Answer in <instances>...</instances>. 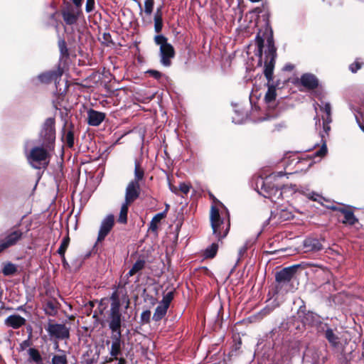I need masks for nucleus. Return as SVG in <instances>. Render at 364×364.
<instances>
[{
    "label": "nucleus",
    "instance_id": "nucleus-63",
    "mask_svg": "<svg viewBox=\"0 0 364 364\" xmlns=\"http://www.w3.org/2000/svg\"><path fill=\"white\" fill-rule=\"evenodd\" d=\"M18 309V310L22 309V306H20Z\"/></svg>",
    "mask_w": 364,
    "mask_h": 364
},
{
    "label": "nucleus",
    "instance_id": "nucleus-24",
    "mask_svg": "<svg viewBox=\"0 0 364 364\" xmlns=\"http://www.w3.org/2000/svg\"><path fill=\"white\" fill-rule=\"evenodd\" d=\"M132 204L131 203L124 201L121 205L120 212L118 218V222L122 224H124L127 222V213H128V207Z\"/></svg>",
    "mask_w": 364,
    "mask_h": 364
},
{
    "label": "nucleus",
    "instance_id": "nucleus-54",
    "mask_svg": "<svg viewBox=\"0 0 364 364\" xmlns=\"http://www.w3.org/2000/svg\"><path fill=\"white\" fill-rule=\"evenodd\" d=\"M291 213H287L285 211H283V215L281 216V218H284V220H287L290 218Z\"/></svg>",
    "mask_w": 364,
    "mask_h": 364
},
{
    "label": "nucleus",
    "instance_id": "nucleus-46",
    "mask_svg": "<svg viewBox=\"0 0 364 364\" xmlns=\"http://www.w3.org/2000/svg\"><path fill=\"white\" fill-rule=\"evenodd\" d=\"M284 175V173L283 171L273 173L270 174L268 177H267L265 181L270 182L272 179H275L277 177H282Z\"/></svg>",
    "mask_w": 364,
    "mask_h": 364
},
{
    "label": "nucleus",
    "instance_id": "nucleus-4",
    "mask_svg": "<svg viewBox=\"0 0 364 364\" xmlns=\"http://www.w3.org/2000/svg\"><path fill=\"white\" fill-rule=\"evenodd\" d=\"M267 50L265 51L266 60H264V75L268 84L272 80L273 70L276 58V48L274 45L272 36L267 38Z\"/></svg>",
    "mask_w": 364,
    "mask_h": 364
},
{
    "label": "nucleus",
    "instance_id": "nucleus-21",
    "mask_svg": "<svg viewBox=\"0 0 364 364\" xmlns=\"http://www.w3.org/2000/svg\"><path fill=\"white\" fill-rule=\"evenodd\" d=\"M294 269L291 267L285 268L276 274V280L278 282H289L294 276Z\"/></svg>",
    "mask_w": 364,
    "mask_h": 364
},
{
    "label": "nucleus",
    "instance_id": "nucleus-27",
    "mask_svg": "<svg viewBox=\"0 0 364 364\" xmlns=\"http://www.w3.org/2000/svg\"><path fill=\"white\" fill-rule=\"evenodd\" d=\"M145 266V261L144 259H138L132 266L131 269L127 273L128 277H132L136 273L139 272L144 269Z\"/></svg>",
    "mask_w": 364,
    "mask_h": 364
},
{
    "label": "nucleus",
    "instance_id": "nucleus-61",
    "mask_svg": "<svg viewBox=\"0 0 364 364\" xmlns=\"http://www.w3.org/2000/svg\"><path fill=\"white\" fill-rule=\"evenodd\" d=\"M317 122H320V119H316V124H317Z\"/></svg>",
    "mask_w": 364,
    "mask_h": 364
},
{
    "label": "nucleus",
    "instance_id": "nucleus-15",
    "mask_svg": "<svg viewBox=\"0 0 364 364\" xmlns=\"http://www.w3.org/2000/svg\"><path fill=\"white\" fill-rule=\"evenodd\" d=\"M326 329L324 330V336L327 339L330 345L333 348H337L341 343L340 338L338 335V331L336 328L333 329L330 328L327 324H325Z\"/></svg>",
    "mask_w": 364,
    "mask_h": 364
},
{
    "label": "nucleus",
    "instance_id": "nucleus-17",
    "mask_svg": "<svg viewBox=\"0 0 364 364\" xmlns=\"http://www.w3.org/2000/svg\"><path fill=\"white\" fill-rule=\"evenodd\" d=\"M303 246L305 252H317L323 247L318 239L312 237L305 239L303 242Z\"/></svg>",
    "mask_w": 364,
    "mask_h": 364
},
{
    "label": "nucleus",
    "instance_id": "nucleus-40",
    "mask_svg": "<svg viewBox=\"0 0 364 364\" xmlns=\"http://www.w3.org/2000/svg\"><path fill=\"white\" fill-rule=\"evenodd\" d=\"M154 6V0H145L144 1V12L147 15H151Z\"/></svg>",
    "mask_w": 364,
    "mask_h": 364
},
{
    "label": "nucleus",
    "instance_id": "nucleus-38",
    "mask_svg": "<svg viewBox=\"0 0 364 364\" xmlns=\"http://www.w3.org/2000/svg\"><path fill=\"white\" fill-rule=\"evenodd\" d=\"M235 112L236 117H232V122H234L235 124L242 123L246 117V114L241 112L238 110H235Z\"/></svg>",
    "mask_w": 364,
    "mask_h": 364
},
{
    "label": "nucleus",
    "instance_id": "nucleus-52",
    "mask_svg": "<svg viewBox=\"0 0 364 364\" xmlns=\"http://www.w3.org/2000/svg\"><path fill=\"white\" fill-rule=\"evenodd\" d=\"M147 73H149L155 79H159L161 77V73L155 70H150Z\"/></svg>",
    "mask_w": 364,
    "mask_h": 364
},
{
    "label": "nucleus",
    "instance_id": "nucleus-8",
    "mask_svg": "<svg viewBox=\"0 0 364 364\" xmlns=\"http://www.w3.org/2000/svg\"><path fill=\"white\" fill-rule=\"evenodd\" d=\"M46 331L50 336L58 339H65L69 337V328L64 324L48 323Z\"/></svg>",
    "mask_w": 364,
    "mask_h": 364
},
{
    "label": "nucleus",
    "instance_id": "nucleus-23",
    "mask_svg": "<svg viewBox=\"0 0 364 364\" xmlns=\"http://www.w3.org/2000/svg\"><path fill=\"white\" fill-rule=\"evenodd\" d=\"M168 307L159 303L153 315V320L159 321L161 320L167 313Z\"/></svg>",
    "mask_w": 364,
    "mask_h": 364
},
{
    "label": "nucleus",
    "instance_id": "nucleus-11",
    "mask_svg": "<svg viewBox=\"0 0 364 364\" xmlns=\"http://www.w3.org/2000/svg\"><path fill=\"white\" fill-rule=\"evenodd\" d=\"M140 194V185L136 181H129L125 189L124 200L132 203Z\"/></svg>",
    "mask_w": 364,
    "mask_h": 364
},
{
    "label": "nucleus",
    "instance_id": "nucleus-14",
    "mask_svg": "<svg viewBox=\"0 0 364 364\" xmlns=\"http://www.w3.org/2000/svg\"><path fill=\"white\" fill-rule=\"evenodd\" d=\"M121 336H122L121 332H118L117 333H112V335L111 336L112 344H111L109 353L115 359H117V356L121 354V348H122Z\"/></svg>",
    "mask_w": 364,
    "mask_h": 364
},
{
    "label": "nucleus",
    "instance_id": "nucleus-10",
    "mask_svg": "<svg viewBox=\"0 0 364 364\" xmlns=\"http://www.w3.org/2000/svg\"><path fill=\"white\" fill-rule=\"evenodd\" d=\"M114 224V217L110 214L107 215L102 221L98 232L97 240L102 241L109 234Z\"/></svg>",
    "mask_w": 364,
    "mask_h": 364
},
{
    "label": "nucleus",
    "instance_id": "nucleus-55",
    "mask_svg": "<svg viewBox=\"0 0 364 364\" xmlns=\"http://www.w3.org/2000/svg\"><path fill=\"white\" fill-rule=\"evenodd\" d=\"M73 2L77 7H80L82 5V0H73Z\"/></svg>",
    "mask_w": 364,
    "mask_h": 364
},
{
    "label": "nucleus",
    "instance_id": "nucleus-42",
    "mask_svg": "<svg viewBox=\"0 0 364 364\" xmlns=\"http://www.w3.org/2000/svg\"><path fill=\"white\" fill-rule=\"evenodd\" d=\"M151 311L149 310L144 311L141 314V321L144 323H148L150 321Z\"/></svg>",
    "mask_w": 364,
    "mask_h": 364
},
{
    "label": "nucleus",
    "instance_id": "nucleus-45",
    "mask_svg": "<svg viewBox=\"0 0 364 364\" xmlns=\"http://www.w3.org/2000/svg\"><path fill=\"white\" fill-rule=\"evenodd\" d=\"M95 8V0H87L85 5V10L87 13H90L94 10Z\"/></svg>",
    "mask_w": 364,
    "mask_h": 364
},
{
    "label": "nucleus",
    "instance_id": "nucleus-13",
    "mask_svg": "<svg viewBox=\"0 0 364 364\" xmlns=\"http://www.w3.org/2000/svg\"><path fill=\"white\" fill-rule=\"evenodd\" d=\"M26 320L18 314L9 316L4 320V324L9 328L18 329L26 324Z\"/></svg>",
    "mask_w": 364,
    "mask_h": 364
},
{
    "label": "nucleus",
    "instance_id": "nucleus-56",
    "mask_svg": "<svg viewBox=\"0 0 364 364\" xmlns=\"http://www.w3.org/2000/svg\"><path fill=\"white\" fill-rule=\"evenodd\" d=\"M277 115H271L270 114H267L266 117L263 119V120H269L272 118H274Z\"/></svg>",
    "mask_w": 364,
    "mask_h": 364
},
{
    "label": "nucleus",
    "instance_id": "nucleus-18",
    "mask_svg": "<svg viewBox=\"0 0 364 364\" xmlns=\"http://www.w3.org/2000/svg\"><path fill=\"white\" fill-rule=\"evenodd\" d=\"M301 83L304 87L308 89H314L318 85V81L316 76L311 73H305L301 77Z\"/></svg>",
    "mask_w": 364,
    "mask_h": 364
},
{
    "label": "nucleus",
    "instance_id": "nucleus-59",
    "mask_svg": "<svg viewBox=\"0 0 364 364\" xmlns=\"http://www.w3.org/2000/svg\"><path fill=\"white\" fill-rule=\"evenodd\" d=\"M251 2H253V3H255V2H259L261 0H250Z\"/></svg>",
    "mask_w": 364,
    "mask_h": 364
},
{
    "label": "nucleus",
    "instance_id": "nucleus-31",
    "mask_svg": "<svg viewBox=\"0 0 364 364\" xmlns=\"http://www.w3.org/2000/svg\"><path fill=\"white\" fill-rule=\"evenodd\" d=\"M162 18L159 13V10L157 11L154 16V29L156 33H159L162 29Z\"/></svg>",
    "mask_w": 364,
    "mask_h": 364
},
{
    "label": "nucleus",
    "instance_id": "nucleus-60",
    "mask_svg": "<svg viewBox=\"0 0 364 364\" xmlns=\"http://www.w3.org/2000/svg\"><path fill=\"white\" fill-rule=\"evenodd\" d=\"M62 259H63V264H67V262H66V261H65V259H63V258L62 257Z\"/></svg>",
    "mask_w": 364,
    "mask_h": 364
},
{
    "label": "nucleus",
    "instance_id": "nucleus-12",
    "mask_svg": "<svg viewBox=\"0 0 364 364\" xmlns=\"http://www.w3.org/2000/svg\"><path fill=\"white\" fill-rule=\"evenodd\" d=\"M63 75V71L58 68L57 70L47 71L38 75V79L42 83L48 84L52 81L56 82Z\"/></svg>",
    "mask_w": 364,
    "mask_h": 364
},
{
    "label": "nucleus",
    "instance_id": "nucleus-48",
    "mask_svg": "<svg viewBox=\"0 0 364 364\" xmlns=\"http://www.w3.org/2000/svg\"><path fill=\"white\" fill-rule=\"evenodd\" d=\"M59 48L62 55L68 54V49L65 41L61 40L58 43Z\"/></svg>",
    "mask_w": 364,
    "mask_h": 364
},
{
    "label": "nucleus",
    "instance_id": "nucleus-9",
    "mask_svg": "<svg viewBox=\"0 0 364 364\" xmlns=\"http://www.w3.org/2000/svg\"><path fill=\"white\" fill-rule=\"evenodd\" d=\"M23 236V232L20 230H14L11 231L4 240L0 241V253L16 245Z\"/></svg>",
    "mask_w": 364,
    "mask_h": 364
},
{
    "label": "nucleus",
    "instance_id": "nucleus-43",
    "mask_svg": "<svg viewBox=\"0 0 364 364\" xmlns=\"http://www.w3.org/2000/svg\"><path fill=\"white\" fill-rule=\"evenodd\" d=\"M326 153H327V147H326V145L325 144H322L321 148L314 153V156L322 158L326 154Z\"/></svg>",
    "mask_w": 364,
    "mask_h": 364
},
{
    "label": "nucleus",
    "instance_id": "nucleus-58",
    "mask_svg": "<svg viewBox=\"0 0 364 364\" xmlns=\"http://www.w3.org/2000/svg\"><path fill=\"white\" fill-rule=\"evenodd\" d=\"M125 360L124 358L119 359V364H124Z\"/></svg>",
    "mask_w": 364,
    "mask_h": 364
},
{
    "label": "nucleus",
    "instance_id": "nucleus-50",
    "mask_svg": "<svg viewBox=\"0 0 364 364\" xmlns=\"http://www.w3.org/2000/svg\"><path fill=\"white\" fill-rule=\"evenodd\" d=\"M360 68L361 65L358 62H355L350 65L349 66V69L351 70L352 73L357 72Z\"/></svg>",
    "mask_w": 364,
    "mask_h": 364
},
{
    "label": "nucleus",
    "instance_id": "nucleus-19",
    "mask_svg": "<svg viewBox=\"0 0 364 364\" xmlns=\"http://www.w3.org/2000/svg\"><path fill=\"white\" fill-rule=\"evenodd\" d=\"M332 209L338 210L343 214L344 220H343V223L349 225H353L358 222V218L355 216L354 213L351 210L342 208H338L336 207H332Z\"/></svg>",
    "mask_w": 364,
    "mask_h": 364
},
{
    "label": "nucleus",
    "instance_id": "nucleus-36",
    "mask_svg": "<svg viewBox=\"0 0 364 364\" xmlns=\"http://www.w3.org/2000/svg\"><path fill=\"white\" fill-rule=\"evenodd\" d=\"M28 355L30 358L36 363H40L42 360V358L39 352L35 348H30L28 350Z\"/></svg>",
    "mask_w": 364,
    "mask_h": 364
},
{
    "label": "nucleus",
    "instance_id": "nucleus-7",
    "mask_svg": "<svg viewBox=\"0 0 364 364\" xmlns=\"http://www.w3.org/2000/svg\"><path fill=\"white\" fill-rule=\"evenodd\" d=\"M40 136L44 144L53 143L55 139V119L50 117L44 122Z\"/></svg>",
    "mask_w": 364,
    "mask_h": 364
},
{
    "label": "nucleus",
    "instance_id": "nucleus-49",
    "mask_svg": "<svg viewBox=\"0 0 364 364\" xmlns=\"http://www.w3.org/2000/svg\"><path fill=\"white\" fill-rule=\"evenodd\" d=\"M331 122V119H327V118L323 117V127L324 132L328 134V131L330 130V125L329 124Z\"/></svg>",
    "mask_w": 364,
    "mask_h": 364
},
{
    "label": "nucleus",
    "instance_id": "nucleus-3",
    "mask_svg": "<svg viewBox=\"0 0 364 364\" xmlns=\"http://www.w3.org/2000/svg\"><path fill=\"white\" fill-rule=\"evenodd\" d=\"M48 152L42 146L33 147L27 154L28 163L34 168H41L48 164Z\"/></svg>",
    "mask_w": 364,
    "mask_h": 364
},
{
    "label": "nucleus",
    "instance_id": "nucleus-22",
    "mask_svg": "<svg viewBox=\"0 0 364 364\" xmlns=\"http://www.w3.org/2000/svg\"><path fill=\"white\" fill-rule=\"evenodd\" d=\"M289 191V193H300L303 195H305L308 196V195L311 193L310 191V188L309 186H297L296 185L290 184L289 186L286 187L284 188V191Z\"/></svg>",
    "mask_w": 364,
    "mask_h": 364
},
{
    "label": "nucleus",
    "instance_id": "nucleus-30",
    "mask_svg": "<svg viewBox=\"0 0 364 364\" xmlns=\"http://www.w3.org/2000/svg\"><path fill=\"white\" fill-rule=\"evenodd\" d=\"M69 242H70V238L68 237H64L61 242L60 246L59 247V248L58 250V253L63 259H65V252L69 245Z\"/></svg>",
    "mask_w": 364,
    "mask_h": 364
},
{
    "label": "nucleus",
    "instance_id": "nucleus-39",
    "mask_svg": "<svg viewBox=\"0 0 364 364\" xmlns=\"http://www.w3.org/2000/svg\"><path fill=\"white\" fill-rule=\"evenodd\" d=\"M52 364H67V358L65 355H55L52 358Z\"/></svg>",
    "mask_w": 364,
    "mask_h": 364
},
{
    "label": "nucleus",
    "instance_id": "nucleus-6",
    "mask_svg": "<svg viewBox=\"0 0 364 364\" xmlns=\"http://www.w3.org/2000/svg\"><path fill=\"white\" fill-rule=\"evenodd\" d=\"M269 181H264L261 188V194L264 197L269 198L272 202L277 203L283 194L289 193V191H284V188L289 185L284 186L282 190L269 184Z\"/></svg>",
    "mask_w": 364,
    "mask_h": 364
},
{
    "label": "nucleus",
    "instance_id": "nucleus-44",
    "mask_svg": "<svg viewBox=\"0 0 364 364\" xmlns=\"http://www.w3.org/2000/svg\"><path fill=\"white\" fill-rule=\"evenodd\" d=\"M317 317V315L312 313V312H308L306 316L304 318V321L306 323H311L314 322Z\"/></svg>",
    "mask_w": 364,
    "mask_h": 364
},
{
    "label": "nucleus",
    "instance_id": "nucleus-16",
    "mask_svg": "<svg viewBox=\"0 0 364 364\" xmlns=\"http://www.w3.org/2000/svg\"><path fill=\"white\" fill-rule=\"evenodd\" d=\"M105 114L92 109L87 111V123L90 126L97 127L105 119Z\"/></svg>",
    "mask_w": 364,
    "mask_h": 364
},
{
    "label": "nucleus",
    "instance_id": "nucleus-47",
    "mask_svg": "<svg viewBox=\"0 0 364 364\" xmlns=\"http://www.w3.org/2000/svg\"><path fill=\"white\" fill-rule=\"evenodd\" d=\"M309 198H310L312 200L321 202L322 200L321 196H320L318 193H316L315 192L310 193L308 196Z\"/></svg>",
    "mask_w": 364,
    "mask_h": 364
},
{
    "label": "nucleus",
    "instance_id": "nucleus-51",
    "mask_svg": "<svg viewBox=\"0 0 364 364\" xmlns=\"http://www.w3.org/2000/svg\"><path fill=\"white\" fill-rule=\"evenodd\" d=\"M179 189L182 193L187 194L190 191V186L186 183H181Z\"/></svg>",
    "mask_w": 364,
    "mask_h": 364
},
{
    "label": "nucleus",
    "instance_id": "nucleus-29",
    "mask_svg": "<svg viewBox=\"0 0 364 364\" xmlns=\"http://www.w3.org/2000/svg\"><path fill=\"white\" fill-rule=\"evenodd\" d=\"M276 88L273 85H269L267 92L265 94L264 100L267 104L272 102L276 97Z\"/></svg>",
    "mask_w": 364,
    "mask_h": 364
},
{
    "label": "nucleus",
    "instance_id": "nucleus-2",
    "mask_svg": "<svg viewBox=\"0 0 364 364\" xmlns=\"http://www.w3.org/2000/svg\"><path fill=\"white\" fill-rule=\"evenodd\" d=\"M154 41L160 46V63L165 67H169L171 64V60L175 55L173 47L167 42V38L163 35L156 36Z\"/></svg>",
    "mask_w": 364,
    "mask_h": 364
},
{
    "label": "nucleus",
    "instance_id": "nucleus-20",
    "mask_svg": "<svg viewBox=\"0 0 364 364\" xmlns=\"http://www.w3.org/2000/svg\"><path fill=\"white\" fill-rule=\"evenodd\" d=\"M43 310L45 314L48 316H55L58 311V302L54 299L46 301L43 304Z\"/></svg>",
    "mask_w": 364,
    "mask_h": 364
},
{
    "label": "nucleus",
    "instance_id": "nucleus-62",
    "mask_svg": "<svg viewBox=\"0 0 364 364\" xmlns=\"http://www.w3.org/2000/svg\"><path fill=\"white\" fill-rule=\"evenodd\" d=\"M362 130L364 132V126L361 127Z\"/></svg>",
    "mask_w": 364,
    "mask_h": 364
},
{
    "label": "nucleus",
    "instance_id": "nucleus-32",
    "mask_svg": "<svg viewBox=\"0 0 364 364\" xmlns=\"http://www.w3.org/2000/svg\"><path fill=\"white\" fill-rule=\"evenodd\" d=\"M256 43L257 45V50L256 55H257L259 57V63L261 64L262 58V49L264 46V40L261 37L257 36L256 37Z\"/></svg>",
    "mask_w": 364,
    "mask_h": 364
},
{
    "label": "nucleus",
    "instance_id": "nucleus-5",
    "mask_svg": "<svg viewBox=\"0 0 364 364\" xmlns=\"http://www.w3.org/2000/svg\"><path fill=\"white\" fill-rule=\"evenodd\" d=\"M210 223L213 229V233L218 240H220L227 235L228 229L226 228L225 230H223V228L221 226L223 224V221L220 219L218 210L214 206L211 207Z\"/></svg>",
    "mask_w": 364,
    "mask_h": 364
},
{
    "label": "nucleus",
    "instance_id": "nucleus-53",
    "mask_svg": "<svg viewBox=\"0 0 364 364\" xmlns=\"http://www.w3.org/2000/svg\"><path fill=\"white\" fill-rule=\"evenodd\" d=\"M247 246L246 245H243L242 246L239 250H238V255H239V259L243 256V255L247 251Z\"/></svg>",
    "mask_w": 364,
    "mask_h": 364
},
{
    "label": "nucleus",
    "instance_id": "nucleus-33",
    "mask_svg": "<svg viewBox=\"0 0 364 364\" xmlns=\"http://www.w3.org/2000/svg\"><path fill=\"white\" fill-rule=\"evenodd\" d=\"M218 246L215 243H213L210 247H208L205 252V255L206 257L213 258L217 253Z\"/></svg>",
    "mask_w": 364,
    "mask_h": 364
},
{
    "label": "nucleus",
    "instance_id": "nucleus-25",
    "mask_svg": "<svg viewBox=\"0 0 364 364\" xmlns=\"http://www.w3.org/2000/svg\"><path fill=\"white\" fill-rule=\"evenodd\" d=\"M165 216L166 212L159 213L155 215L150 223L149 229L153 232H156L158 229L159 223L165 218Z\"/></svg>",
    "mask_w": 364,
    "mask_h": 364
},
{
    "label": "nucleus",
    "instance_id": "nucleus-28",
    "mask_svg": "<svg viewBox=\"0 0 364 364\" xmlns=\"http://www.w3.org/2000/svg\"><path fill=\"white\" fill-rule=\"evenodd\" d=\"M63 18L65 23L68 25L75 23L77 18V16L71 11H63Z\"/></svg>",
    "mask_w": 364,
    "mask_h": 364
},
{
    "label": "nucleus",
    "instance_id": "nucleus-26",
    "mask_svg": "<svg viewBox=\"0 0 364 364\" xmlns=\"http://www.w3.org/2000/svg\"><path fill=\"white\" fill-rule=\"evenodd\" d=\"M144 168L141 167L140 163L136 161L134 167V179L132 180L131 181H136V183H139V181L144 178Z\"/></svg>",
    "mask_w": 364,
    "mask_h": 364
},
{
    "label": "nucleus",
    "instance_id": "nucleus-37",
    "mask_svg": "<svg viewBox=\"0 0 364 364\" xmlns=\"http://www.w3.org/2000/svg\"><path fill=\"white\" fill-rule=\"evenodd\" d=\"M65 139L67 143V145L69 147H73L74 145V134L73 132L70 129L65 134Z\"/></svg>",
    "mask_w": 364,
    "mask_h": 364
},
{
    "label": "nucleus",
    "instance_id": "nucleus-34",
    "mask_svg": "<svg viewBox=\"0 0 364 364\" xmlns=\"http://www.w3.org/2000/svg\"><path fill=\"white\" fill-rule=\"evenodd\" d=\"M16 272V267L14 264L7 263L3 268V274L6 276L12 275Z\"/></svg>",
    "mask_w": 364,
    "mask_h": 364
},
{
    "label": "nucleus",
    "instance_id": "nucleus-35",
    "mask_svg": "<svg viewBox=\"0 0 364 364\" xmlns=\"http://www.w3.org/2000/svg\"><path fill=\"white\" fill-rule=\"evenodd\" d=\"M173 299V291H171L164 294L162 300L160 303L168 308L169 307L170 303Z\"/></svg>",
    "mask_w": 364,
    "mask_h": 364
},
{
    "label": "nucleus",
    "instance_id": "nucleus-41",
    "mask_svg": "<svg viewBox=\"0 0 364 364\" xmlns=\"http://www.w3.org/2000/svg\"><path fill=\"white\" fill-rule=\"evenodd\" d=\"M321 109L323 112H325L326 116L324 117V118H327V119H331V104L329 102H325L323 104L322 106H321Z\"/></svg>",
    "mask_w": 364,
    "mask_h": 364
},
{
    "label": "nucleus",
    "instance_id": "nucleus-1",
    "mask_svg": "<svg viewBox=\"0 0 364 364\" xmlns=\"http://www.w3.org/2000/svg\"><path fill=\"white\" fill-rule=\"evenodd\" d=\"M110 313L109 315V327L113 333L121 332L122 314L120 313V301L116 293L111 296Z\"/></svg>",
    "mask_w": 364,
    "mask_h": 364
},
{
    "label": "nucleus",
    "instance_id": "nucleus-57",
    "mask_svg": "<svg viewBox=\"0 0 364 364\" xmlns=\"http://www.w3.org/2000/svg\"><path fill=\"white\" fill-rule=\"evenodd\" d=\"M293 68V66L291 65H287L285 67H284V70H292Z\"/></svg>",
    "mask_w": 364,
    "mask_h": 364
}]
</instances>
